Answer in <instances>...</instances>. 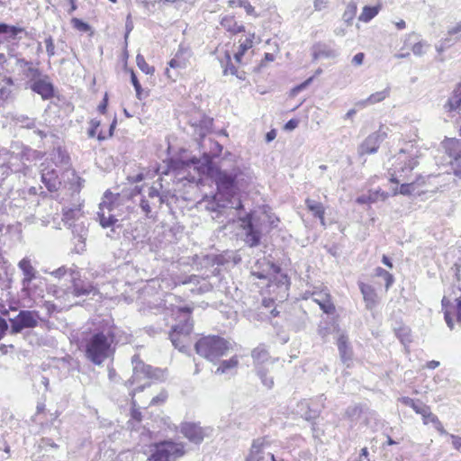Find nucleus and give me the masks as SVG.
<instances>
[{
  "mask_svg": "<svg viewBox=\"0 0 461 461\" xmlns=\"http://www.w3.org/2000/svg\"><path fill=\"white\" fill-rule=\"evenodd\" d=\"M447 112H453L461 108V86L458 85L453 91L451 96L444 104Z\"/></svg>",
  "mask_w": 461,
  "mask_h": 461,
  "instance_id": "30",
  "label": "nucleus"
},
{
  "mask_svg": "<svg viewBox=\"0 0 461 461\" xmlns=\"http://www.w3.org/2000/svg\"><path fill=\"white\" fill-rule=\"evenodd\" d=\"M337 345L341 361L348 367L352 360V350L348 346L347 336L344 334L340 335L338 339Z\"/></svg>",
  "mask_w": 461,
  "mask_h": 461,
  "instance_id": "27",
  "label": "nucleus"
},
{
  "mask_svg": "<svg viewBox=\"0 0 461 461\" xmlns=\"http://www.w3.org/2000/svg\"><path fill=\"white\" fill-rule=\"evenodd\" d=\"M246 225L244 226L245 230V239L244 241L249 247H256L259 244L262 232L266 228L262 227V224H259L256 220V216L248 215L247 216ZM245 222V221L243 220Z\"/></svg>",
  "mask_w": 461,
  "mask_h": 461,
  "instance_id": "15",
  "label": "nucleus"
},
{
  "mask_svg": "<svg viewBox=\"0 0 461 461\" xmlns=\"http://www.w3.org/2000/svg\"><path fill=\"white\" fill-rule=\"evenodd\" d=\"M376 276H381L385 281V288L388 289L393 282V276L386 270L383 269L382 267H377L375 269Z\"/></svg>",
  "mask_w": 461,
  "mask_h": 461,
  "instance_id": "50",
  "label": "nucleus"
},
{
  "mask_svg": "<svg viewBox=\"0 0 461 461\" xmlns=\"http://www.w3.org/2000/svg\"><path fill=\"white\" fill-rule=\"evenodd\" d=\"M461 294L459 288L453 291L454 297L451 294L445 295L441 301L445 321L450 330H453L455 326L454 316H456L457 321L461 322V294Z\"/></svg>",
  "mask_w": 461,
  "mask_h": 461,
  "instance_id": "7",
  "label": "nucleus"
},
{
  "mask_svg": "<svg viewBox=\"0 0 461 461\" xmlns=\"http://www.w3.org/2000/svg\"><path fill=\"white\" fill-rule=\"evenodd\" d=\"M208 171L216 185L218 198L240 199L238 193L252 180L249 169L240 167L231 153L225 155L219 167L209 166Z\"/></svg>",
  "mask_w": 461,
  "mask_h": 461,
  "instance_id": "1",
  "label": "nucleus"
},
{
  "mask_svg": "<svg viewBox=\"0 0 461 461\" xmlns=\"http://www.w3.org/2000/svg\"><path fill=\"white\" fill-rule=\"evenodd\" d=\"M116 200H118L117 196L113 195L112 193L106 192L99 205L98 218L100 224L104 228L113 226L118 221L116 214L114 213L117 207Z\"/></svg>",
  "mask_w": 461,
  "mask_h": 461,
  "instance_id": "8",
  "label": "nucleus"
},
{
  "mask_svg": "<svg viewBox=\"0 0 461 461\" xmlns=\"http://www.w3.org/2000/svg\"><path fill=\"white\" fill-rule=\"evenodd\" d=\"M19 268L22 270L23 274V278L22 280L23 286L28 287L31 282L36 278V269L32 267L31 260L28 258H23L18 263Z\"/></svg>",
  "mask_w": 461,
  "mask_h": 461,
  "instance_id": "23",
  "label": "nucleus"
},
{
  "mask_svg": "<svg viewBox=\"0 0 461 461\" xmlns=\"http://www.w3.org/2000/svg\"><path fill=\"white\" fill-rule=\"evenodd\" d=\"M15 122L23 128L34 129L36 126V121L33 118H30L26 115L21 114L16 116Z\"/></svg>",
  "mask_w": 461,
  "mask_h": 461,
  "instance_id": "47",
  "label": "nucleus"
},
{
  "mask_svg": "<svg viewBox=\"0 0 461 461\" xmlns=\"http://www.w3.org/2000/svg\"><path fill=\"white\" fill-rule=\"evenodd\" d=\"M147 456V461H176L185 454L182 442L163 440L149 445L142 450Z\"/></svg>",
  "mask_w": 461,
  "mask_h": 461,
  "instance_id": "4",
  "label": "nucleus"
},
{
  "mask_svg": "<svg viewBox=\"0 0 461 461\" xmlns=\"http://www.w3.org/2000/svg\"><path fill=\"white\" fill-rule=\"evenodd\" d=\"M418 152L419 150L412 144L408 145L407 148L401 149L395 156L397 164L394 166V173L411 172L418 165Z\"/></svg>",
  "mask_w": 461,
  "mask_h": 461,
  "instance_id": "10",
  "label": "nucleus"
},
{
  "mask_svg": "<svg viewBox=\"0 0 461 461\" xmlns=\"http://www.w3.org/2000/svg\"><path fill=\"white\" fill-rule=\"evenodd\" d=\"M388 128L380 126L379 130L368 135L358 147L360 156L376 153L380 144L386 139Z\"/></svg>",
  "mask_w": 461,
  "mask_h": 461,
  "instance_id": "12",
  "label": "nucleus"
},
{
  "mask_svg": "<svg viewBox=\"0 0 461 461\" xmlns=\"http://www.w3.org/2000/svg\"><path fill=\"white\" fill-rule=\"evenodd\" d=\"M256 220L262 227L266 228L264 231H269L272 228L276 227L277 218H272L270 215L263 213L261 216L256 217Z\"/></svg>",
  "mask_w": 461,
  "mask_h": 461,
  "instance_id": "43",
  "label": "nucleus"
},
{
  "mask_svg": "<svg viewBox=\"0 0 461 461\" xmlns=\"http://www.w3.org/2000/svg\"><path fill=\"white\" fill-rule=\"evenodd\" d=\"M81 215V210L79 208H74V209H68L66 210L63 213V221L65 224L68 225L69 227H73V233L75 231L80 230L81 232H85L84 227L79 226L78 224H74L70 222L74 219H77Z\"/></svg>",
  "mask_w": 461,
  "mask_h": 461,
  "instance_id": "31",
  "label": "nucleus"
},
{
  "mask_svg": "<svg viewBox=\"0 0 461 461\" xmlns=\"http://www.w3.org/2000/svg\"><path fill=\"white\" fill-rule=\"evenodd\" d=\"M243 205L240 199L218 198L217 194L213 199L208 203L206 209L212 212H220L221 208H232L236 210L242 209Z\"/></svg>",
  "mask_w": 461,
  "mask_h": 461,
  "instance_id": "20",
  "label": "nucleus"
},
{
  "mask_svg": "<svg viewBox=\"0 0 461 461\" xmlns=\"http://www.w3.org/2000/svg\"><path fill=\"white\" fill-rule=\"evenodd\" d=\"M311 297L326 314H333L335 312V305L326 287L321 289L314 288L311 294Z\"/></svg>",
  "mask_w": 461,
  "mask_h": 461,
  "instance_id": "17",
  "label": "nucleus"
},
{
  "mask_svg": "<svg viewBox=\"0 0 461 461\" xmlns=\"http://www.w3.org/2000/svg\"><path fill=\"white\" fill-rule=\"evenodd\" d=\"M423 423L429 424L432 423L434 428L441 434L447 435V430L444 429L442 423L438 420V418L430 411V408L428 409L425 414L422 415Z\"/></svg>",
  "mask_w": 461,
  "mask_h": 461,
  "instance_id": "35",
  "label": "nucleus"
},
{
  "mask_svg": "<svg viewBox=\"0 0 461 461\" xmlns=\"http://www.w3.org/2000/svg\"><path fill=\"white\" fill-rule=\"evenodd\" d=\"M133 374L131 378L128 381L131 384L139 383L144 379L158 378V373L160 370L153 368L149 365H146L139 355H134L131 357Z\"/></svg>",
  "mask_w": 461,
  "mask_h": 461,
  "instance_id": "11",
  "label": "nucleus"
},
{
  "mask_svg": "<svg viewBox=\"0 0 461 461\" xmlns=\"http://www.w3.org/2000/svg\"><path fill=\"white\" fill-rule=\"evenodd\" d=\"M305 204L307 209L312 212V214L319 218L321 221V225H325V220H324V214H325V208L321 204V203L317 202L312 199H306Z\"/></svg>",
  "mask_w": 461,
  "mask_h": 461,
  "instance_id": "33",
  "label": "nucleus"
},
{
  "mask_svg": "<svg viewBox=\"0 0 461 461\" xmlns=\"http://www.w3.org/2000/svg\"><path fill=\"white\" fill-rule=\"evenodd\" d=\"M223 74L224 75H227V74H231V75H234L236 76L238 78L240 79H244V72H241V73H239L238 69L232 65V64H228L227 67L224 68L223 70Z\"/></svg>",
  "mask_w": 461,
  "mask_h": 461,
  "instance_id": "56",
  "label": "nucleus"
},
{
  "mask_svg": "<svg viewBox=\"0 0 461 461\" xmlns=\"http://www.w3.org/2000/svg\"><path fill=\"white\" fill-rule=\"evenodd\" d=\"M443 148L446 153L453 158L451 165L457 164L461 159V140L458 139H447L443 141Z\"/></svg>",
  "mask_w": 461,
  "mask_h": 461,
  "instance_id": "22",
  "label": "nucleus"
},
{
  "mask_svg": "<svg viewBox=\"0 0 461 461\" xmlns=\"http://www.w3.org/2000/svg\"><path fill=\"white\" fill-rule=\"evenodd\" d=\"M71 272H74L72 269H68L65 267H61L54 271H52L50 274L58 278H60L61 276H65L67 273L71 274Z\"/></svg>",
  "mask_w": 461,
  "mask_h": 461,
  "instance_id": "60",
  "label": "nucleus"
},
{
  "mask_svg": "<svg viewBox=\"0 0 461 461\" xmlns=\"http://www.w3.org/2000/svg\"><path fill=\"white\" fill-rule=\"evenodd\" d=\"M428 47L429 44H427L425 41H419L412 46L411 50L414 55L421 56L425 53Z\"/></svg>",
  "mask_w": 461,
  "mask_h": 461,
  "instance_id": "53",
  "label": "nucleus"
},
{
  "mask_svg": "<svg viewBox=\"0 0 461 461\" xmlns=\"http://www.w3.org/2000/svg\"><path fill=\"white\" fill-rule=\"evenodd\" d=\"M239 366V358L237 356L231 357L228 360H222L215 370L216 375L229 374L236 369Z\"/></svg>",
  "mask_w": 461,
  "mask_h": 461,
  "instance_id": "34",
  "label": "nucleus"
},
{
  "mask_svg": "<svg viewBox=\"0 0 461 461\" xmlns=\"http://www.w3.org/2000/svg\"><path fill=\"white\" fill-rule=\"evenodd\" d=\"M164 202V196L160 194L158 188L150 186L148 194L140 199V207L147 218H151L152 208H160Z\"/></svg>",
  "mask_w": 461,
  "mask_h": 461,
  "instance_id": "13",
  "label": "nucleus"
},
{
  "mask_svg": "<svg viewBox=\"0 0 461 461\" xmlns=\"http://www.w3.org/2000/svg\"><path fill=\"white\" fill-rule=\"evenodd\" d=\"M231 348L230 340L217 335L202 337L194 345L196 353L211 362L225 356Z\"/></svg>",
  "mask_w": 461,
  "mask_h": 461,
  "instance_id": "3",
  "label": "nucleus"
},
{
  "mask_svg": "<svg viewBox=\"0 0 461 461\" xmlns=\"http://www.w3.org/2000/svg\"><path fill=\"white\" fill-rule=\"evenodd\" d=\"M245 461H276V458L272 453L266 450V440L257 438L253 440Z\"/></svg>",
  "mask_w": 461,
  "mask_h": 461,
  "instance_id": "16",
  "label": "nucleus"
},
{
  "mask_svg": "<svg viewBox=\"0 0 461 461\" xmlns=\"http://www.w3.org/2000/svg\"><path fill=\"white\" fill-rule=\"evenodd\" d=\"M461 32V21L458 22L456 25L450 27L447 30V36L442 39L441 46L443 48H448L453 45L457 40L461 38L460 36H456Z\"/></svg>",
  "mask_w": 461,
  "mask_h": 461,
  "instance_id": "29",
  "label": "nucleus"
},
{
  "mask_svg": "<svg viewBox=\"0 0 461 461\" xmlns=\"http://www.w3.org/2000/svg\"><path fill=\"white\" fill-rule=\"evenodd\" d=\"M380 6H365L360 14L358 20L364 23L370 22L379 13Z\"/></svg>",
  "mask_w": 461,
  "mask_h": 461,
  "instance_id": "41",
  "label": "nucleus"
},
{
  "mask_svg": "<svg viewBox=\"0 0 461 461\" xmlns=\"http://www.w3.org/2000/svg\"><path fill=\"white\" fill-rule=\"evenodd\" d=\"M0 70L7 75H18L28 80L41 76V70L32 61L13 54L0 53Z\"/></svg>",
  "mask_w": 461,
  "mask_h": 461,
  "instance_id": "5",
  "label": "nucleus"
},
{
  "mask_svg": "<svg viewBox=\"0 0 461 461\" xmlns=\"http://www.w3.org/2000/svg\"><path fill=\"white\" fill-rule=\"evenodd\" d=\"M14 82L11 77L5 76L0 80V105L14 99Z\"/></svg>",
  "mask_w": 461,
  "mask_h": 461,
  "instance_id": "24",
  "label": "nucleus"
},
{
  "mask_svg": "<svg viewBox=\"0 0 461 461\" xmlns=\"http://www.w3.org/2000/svg\"><path fill=\"white\" fill-rule=\"evenodd\" d=\"M29 87L40 95L43 100H49L54 96V86L47 75L38 76L27 81Z\"/></svg>",
  "mask_w": 461,
  "mask_h": 461,
  "instance_id": "14",
  "label": "nucleus"
},
{
  "mask_svg": "<svg viewBox=\"0 0 461 461\" xmlns=\"http://www.w3.org/2000/svg\"><path fill=\"white\" fill-rule=\"evenodd\" d=\"M181 433L190 441L198 444L203 441V429L194 423L186 422L181 426Z\"/></svg>",
  "mask_w": 461,
  "mask_h": 461,
  "instance_id": "21",
  "label": "nucleus"
},
{
  "mask_svg": "<svg viewBox=\"0 0 461 461\" xmlns=\"http://www.w3.org/2000/svg\"><path fill=\"white\" fill-rule=\"evenodd\" d=\"M86 233H79L76 239H77V241H78V244L76 245V249L77 250V252H79L80 250H84L85 249V240H86V237H85Z\"/></svg>",
  "mask_w": 461,
  "mask_h": 461,
  "instance_id": "62",
  "label": "nucleus"
},
{
  "mask_svg": "<svg viewBox=\"0 0 461 461\" xmlns=\"http://www.w3.org/2000/svg\"><path fill=\"white\" fill-rule=\"evenodd\" d=\"M71 23L73 24V27L80 32H86L90 30L89 24L83 22L82 20H80L78 18H73L71 20Z\"/></svg>",
  "mask_w": 461,
  "mask_h": 461,
  "instance_id": "54",
  "label": "nucleus"
},
{
  "mask_svg": "<svg viewBox=\"0 0 461 461\" xmlns=\"http://www.w3.org/2000/svg\"><path fill=\"white\" fill-rule=\"evenodd\" d=\"M176 314L180 323L173 326L169 334L173 346L179 351H185L188 335L193 330V321L190 320L191 309L188 307L177 308Z\"/></svg>",
  "mask_w": 461,
  "mask_h": 461,
  "instance_id": "6",
  "label": "nucleus"
},
{
  "mask_svg": "<svg viewBox=\"0 0 461 461\" xmlns=\"http://www.w3.org/2000/svg\"><path fill=\"white\" fill-rule=\"evenodd\" d=\"M447 436L451 438L453 447L457 451H461V437L448 433Z\"/></svg>",
  "mask_w": 461,
  "mask_h": 461,
  "instance_id": "59",
  "label": "nucleus"
},
{
  "mask_svg": "<svg viewBox=\"0 0 461 461\" xmlns=\"http://www.w3.org/2000/svg\"><path fill=\"white\" fill-rule=\"evenodd\" d=\"M40 314L37 311L23 310L14 318H9L11 334H18L24 329H33L38 326Z\"/></svg>",
  "mask_w": 461,
  "mask_h": 461,
  "instance_id": "9",
  "label": "nucleus"
},
{
  "mask_svg": "<svg viewBox=\"0 0 461 461\" xmlns=\"http://www.w3.org/2000/svg\"><path fill=\"white\" fill-rule=\"evenodd\" d=\"M361 413H362V407H360L358 405L349 406V407H348V409L346 411V415L351 420L358 419Z\"/></svg>",
  "mask_w": 461,
  "mask_h": 461,
  "instance_id": "51",
  "label": "nucleus"
},
{
  "mask_svg": "<svg viewBox=\"0 0 461 461\" xmlns=\"http://www.w3.org/2000/svg\"><path fill=\"white\" fill-rule=\"evenodd\" d=\"M136 63L138 68L147 75H152L155 71L153 67H150L145 60L144 57L138 54L136 57Z\"/></svg>",
  "mask_w": 461,
  "mask_h": 461,
  "instance_id": "48",
  "label": "nucleus"
},
{
  "mask_svg": "<svg viewBox=\"0 0 461 461\" xmlns=\"http://www.w3.org/2000/svg\"><path fill=\"white\" fill-rule=\"evenodd\" d=\"M389 194L382 190L370 191L368 194L369 203H376L378 201H384L388 198Z\"/></svg>",
  "mask_w": 461,
  "mask_h": 461,
  "instance_id": "49",
  "label": "nucleus"
},
{
  "mask_svg": "<svg viewBox=\"0 0 461 461\" xmlns=\"http://www.w3.org/2000/svg\"><path fill=\"white\" fill-rule=\"evenodd\" d=\"M359 289L363 295L367 309H372L376 303V294L375 289L366 284L359 283Z\"/></svg>",
  "mask_w": 461,
  "mask_h": 461,
  "instance_id": "28",
  "label": "nucleus"
},
{
  "mask_svg": "<svg viewBox=\"0 0 461 461\" xmlns=\"http://www.w3.org/2000/svg\"><path fill=\"white\" fill-rule=\"evenodd\" d=\"M411 408L415 411L416 413H419L422 416L426 413L429 407L424 404L422 402L417 400L414 401V404L411 405Z\"/></svg>",
  "mask_w": 461,
  "mask_h": 461,
  "instance_id": "55",
  "label": "nucleus"
},
{
  "mask_svg": "<svg viewBox=\"0 0 461 461\" xmlns=\"http://www.w3.org/2000/svg\"><path fill=\"white\" fill-rule=\"evenodd\" d=\"M390 94V88L387 87L384 89L383 91L376 92L375 94H372L367 99L362 102L363 104H373L379 103L383 100H384L386 97L389 96Z\"/></svg>",
  "mask_w": 461,
  "mask_h": 461,
  "instance_id": "44",
  "label": "nucleus"
},
{
  "mask_svg": "<svg viewBox=\"0 0 461 461\" xmlns=\"http://www.w3.org/2000/svg\"><path fill=\"white\" fill-rule=\"evenodd\" d=\"M357 6L355 2H350L348 4L346 10L342 14L343 21L348 24L351 25L352 21L354 20L357 14Z\"/></svg>",
  "mask_w": 461,
  "mask_h": 461,
  "instance_id": "45",
  "label": "nucleus"
},
{
  "mask_svg": "<svg viewBox=\"0 0 461 461\" xmlns=\"http://www.w3.org/2000/svg\"><path fill=\"white\" fill-rule=\"evenodd\" d=\"M256 372L264 386H266L267 389H271L274 386L273 377L267 375L269 373L268 367L258 366Z\"/></svg>",
  "mask_w": 461,
  "mask_h": 461,
  "instance_id": "39",
  "label": "nucleus"
},
{
  "mask_svg": "<svg viewBox=\"0 0 461 461\" xmlns=\"http://www.w3.org/2000/svg\"><path fill=\"white\" fill-rule=\"evenodd\" d=\"M424 183V178L420 176L415 180L411 181L409 183H403L400 186L399 193L404 195L412 194L417 192V187L420 186Z\"/></svg>",
  "mask_w": 461,
  "mask_h": 461,
  "instance_id": "36",
  "label": "nucleus"
},
{
  "mask_svg": "<svg viewBox=\"0 0 461 461\" xmlns=\"http://www.w3.org/2000/svg\"><path fill=\"white\" fill-rule=\"evenodd\" d=\"M240 7H243L246 11V13L249 15H256L255 14V8L250 5V3L247 0L243 1H237Z\"/></svg>",
  "mask_w": 461,
  "mask_h": 461,
  "instance_id": "58",
  "label": "nucleus"
},
{
  "mask_svg": "<svg viewBox=\"0 0 461 461\" xmlns=\"http://www.w3.org/2000/svg\"><path fill=\"white\" fill-rule=\"evenodd\" d=\"M114 335L112 331H97L86 339L85 353L86 358L96 366L113 358L115 351Z\"/></svg>",
  "mask_w": 461,
  "mask_h": 461,
  "instance_id": "2",
  "label": "nucleus"
},
{
  "mask_svg": "<svg viewBox=\"0 0 461 461\" xmlns=\"http://www.w3.org/2000/svg\"><path fill=\"white\" fill-rule=\"evenodd\" d=\"M46 45V51L49 57H52L55 55V46L54 41L51 36H49L44 41Z\"/></svg>",
  "mask_w": 461,
  "mask_h": 461,
  "instance_id": "57",
  "label": "nucleus"
},
{
  "mask_svg": "<svg viewBox=\"0 0 461 461\" xmlns=\"http://www.w3.org/2000/svg\"><path fill=\"white\" fill-rule=\"evenodd\" d=\"M91 128L88 130V136L94 138L96 133L97 128L100 126V121L93 119L90 122Z\"/></svg>",
  "mask_w": 461,
  "mask_h": 461,
  "instance_id": "61",
  "label": "nucleus"
},
{
  "mask_svg": "<svg viewBox=\"0 0 461 461\" xmlns=\"http://www.w3.org/2000/svg\"><path fill=\"white\" fill-rule=\"evenodd\" d=\"M254 38V34H252L250 37L247 38L243 42L240 43L238 51L234 54V59L238 63L241 62L242 57L245 54V52L252 48V39Z\"/></svg>",
  "mask_w": 461,
  "mask_h": 461,
  "instance_id": "42",
  "label": "nucleus"
},
{
  "mask_svg": "<svg viewBox=\"0 0 461 461\" xmlns=\"http://www.w3.org/2000/svg\"><path fill=\"white\" fill-rule=\"evenodd\" d=\"M312 77H309L307 80H305L303 83L298 85L297 86L294 87L292 92L294 95L299 93L300 91L305 89L307 87V86H309V84L312 81Z\"/></svg>",
  "mask_w": 461,
  "mask_h": 461,
  "instance_id": "63",
  "label": "nucleus"
},
{
  "mask_svg": "<svg viewBox=\"0 0 461 461\" xmlns=\"http://www.w3.org/2000/svg\"><path fill=\"white\" fill-rule=\"evenodd\" d=\"M189 51L180 49L175 57L169 61L168 65L171 68L182 69L187 66Z\"/></svg>",
  "mask_w": 461,
  "mask_h": 461,
  "instance_id": "32",
  "label": "nucleus"
},
{
  "mask_svg": "<svg viewBox=\"0 0 461 461\" xmlns=\"http://www.w3.org/2000/svg\"><path fill=\"white\" fill-rule=\"evenodd\" d=\"M251 357L254 360L255 368L258 366H267L273 364L270 360L269 354L264 347H258L251 352Z\"/></svg>",
  "mask_w": 461,
  "mask_h": 461,
  "instance_id": "26",
  "label": "nucleus"
},
{
  "mask_svg": "<svg viewBox=\"0 0 461 461\" xmlns=\"http://www.w3.org/2000/svg\"><path fill=\"white\" fill-rule=\"evenodd\" d=\"M24 31L23 28L0 23V34H5L6 40H14L19 33Z\"/></svg>",
  "mask_w": 461,
  "mask_h": 461,
  "instance_id": "37",
  "label": "nucleus"
},
{
  "mask_svg": "<svg viewBox=\"0 0 461 461\" xmlns=\"http://www.w3.org/2000/svg\"><path fill=\"white\" fill-rule=\"evenodd\" d=\"M41 181L50 192H56L59 190L61 183L58 178V174L54 169L41 170Z\"/></svg>",
  "mask_w": 461,
  "mask_h": 461,
  "instance_id": "25",
  "label": "nucleus"
},
{
  "mask_svg": "<svg viewBox=\"0 0 461 461\" xmlns=\"http://www.w3.org/2000/svg\"><path fill=\"white\" fill-rule=\"evenodd\" d=\"M212 120L204 118L201 121L200 125L195 129V134L200 138H203L212 129Z\"/></svg>",
  "mask_w": 461,
  "mask_h": 461,
  "instance_id": "46",
  "label": "nucleus"
},
{
  "mask_svg": "<svg viewBox=\"0 0 461 461\" xmlns=\"http://www.w3.org/2000/svg\"><path fill=\"white\" fill-rule=\"evenodd\" d=\"M336 56V51L326 45L319 44L314 48L313 57L315 59L320 58H334Z\"/></svg>",
  "mask_w": 461,
  "mask_h": 461,
  "instance_id": "40",
  "label": "nucleus"
},
{
  "mask_svg": "<svg viewBox=\"0 0 461 461\" xmlns=\"http://www.w3.org/2000/svg\"><path fill=\"white\" fill-rule=\"evenodd\" d=\"M131 81L135 88L137 98L141 100L142 99V88H141V86H140L135 73L132 70L131 72Z\"/></svg>",
  "mask_w": 461,
  "mask_h": 461,
  "instance_id": "52",
  "label": "nucleus"
},
{
  "mask_svg": "<svg viewBox=\"0 0 461 461\" xmlns=\"http://www.w3.org/2000/svg\"><path fill=\"white\" fill-rule=\"evenodd\" d=\"M221 24L228 32H230L232 33H239L244 31V26L239 25L233 17H223L221 21Z\"/></svg>",
  "mask_w": 461,
  "mask_h": 461,
  "instance_id": "38",
  "label": "nucleus"
},
{
  "mask_svg": "<svg viewBox=\"0 0 461 461\" xmlns=\"http://www.w3.org/2000/svg\"><path fill=\"white\" fill-rule=\"evenodd\" d=\"M182 284L189 285V290L194 294H204L212 289V284L206 278L196 275L188 276Z\"/></svg>",
  "mask_w": 461,
  "mask_h": 461,
  "instance_id": "18",
  "label": "nucleus"
},
{
  "mask_svg": "<svg viewBox=\"0 0 461 461\" xmlns=\"http://www.w3.org/2000/svg\"><path fill=\"white\" fill-rule=\"evenodd\" d=\"M75 272H71L70 274V277H71V281L73 283V285H72V288H69V291H56V297L57 298H60L61 295L59 294H71L74 297H78V296H81V295H86V294H89L93 290H94V287L91 284L87 283V284H85L83 282H79V281H77L76 280V276H75Z\"/></svg>",
  "mask_w": 461,
  "mask_h": 461,
  "instance_id": "19",
  "label": "nucleus"
},
{
  "mask_svg": "<svg viewBox=\"0 0 461 461\" xmlns=\"http://www.w3.org/2000/svg\"><path fill=\"white\" fill-rule=\"evenodd\" d=\"M453 172L455 176L458 178V180L461 181V158L457 162V164H453Z\"/></svg>",
  "mask_w": 461,
  "mask_h": 461,
  "instance_id": "64",
  "label": "nucleus"
}]
</instances>
